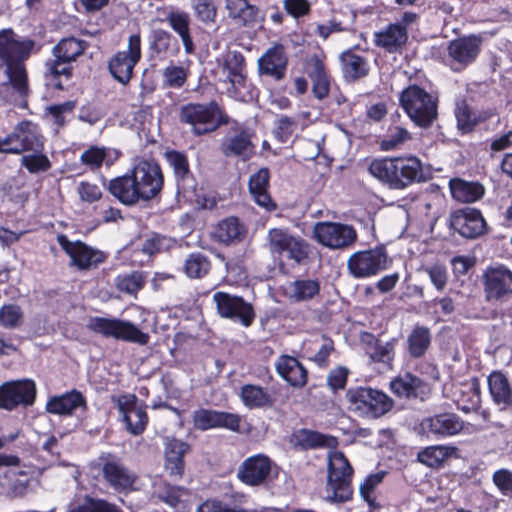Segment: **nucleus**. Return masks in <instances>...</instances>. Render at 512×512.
Segmentation results:
<instances>
[{"label":"nucleus","instance_id":"obj_28","mask_svg":"<svg viewBox=\"0 0 512 512\" xmlns=\"http://www.w3.org/2000/svg\"><path fill=\"white\" fill-rule=\"evenodd\" d=\"M493 403L501 411L512 407V385L501 371H493L487 379Z\"/></svg>","mask_w":512,"mask_h":512},{"label":"nucleus","instance_id":"obj_23","mask_svg":"<svg viewBox=\"0 0 512 512\" xmlns=\"http://www.w3.org/2000/svg\"><path fill=\"white\" fill-rule=\"evenodd\" d=\"M288 58L281 44H275L258 59V73L274 81H281L286 76Z\"/></svg>","mask_w":512,"mask_h":512},{"label":"nucleus","instance_id":"obj_55","mask_svg":"<svg viewBox=\"0 0 512 512\" xmlns=\"http://www.w3.org/2000/svg\"><path fill=\"white\" fill-rule=\"evenodd\" d=\"M192 8L201 22H215L217 10L212 0H192Z\"/></svg>","mask_w":512,"mask_h":512},{"label":"nucleus","instance_id":"obj_10","mask_svg":"<svg viewBox=\"0 0 512 512\" xmlns=\"http://www.w3.org/2000/svg\"><path fill=\"white\" fill-rule=\"evenodd\" d=\"M484 295L488 302H512V271L498 264L489 266L483 273Z\"/></svg>","mask_w":512,"mask_h":512},{"label":"nucleus","instance_id":"obj_26","mask_svg":"<svg viewBox=\"0 0 512 512\" xmlns=\"http://www.w3.org/2000/svg\"><path fill=\"white\" fill-rule=\"evenodd\" d=\"M422 429L438 437H447L458 434L463 429V422L453 413H442L423 419Z\"/></svg>","mask_w":512,"mask_h":512},{"label":"nucleus","instance_id":"obj_3","mask_svg":"<svg viewBox=\"0 0 512 512\" xmlns=\"http://www.w3.org/2000/svg\"><path fill=\"white\" fill-rule=\"evenodd\" d=\"M369 173L390 189L403 190L425 181L421 160L413 155L374 159Z\"/></svg>","mask_w":512,"mask_h":512},{"label":"nucleus","instance_id":"obj_7","mask_svg":"<svg viewBox=\"0 0 512 512\" xmlns=\"http://www.w3.org/2000/svg\"><path fill=\"white\" fill-rule=\"evenodd\" d=\"M180 119L190 124L197 135L212 132L222 124L228 123V117L223 114L215 101L208 104L190 103L182 107Z\"/></svg>","mask_w":512,"mask_h":512},{"label":"nucleus","instance_id":"obj_14","mask_svg":"<svg viewBox=\"0 0 512 512\" xmlns=\"http://www.w3.org/2000/svg\"><path fill=\"white\" fill-rule=\"evenodd\" d=\"M97 465L101 469L104 480L115 491L125 492L133 488L137 477L117 456L102 453Z\"/></svg>","mask_w":512,"mask_h":512},{"label":"nucleus","instance_id":"obj_59","mask_svg":"<svg viewBox=\"0 0 512 512\" xmlns=\"http://www.w3.org/2000/svg\"><path fill=\"white\" fill-rule=\"evenodd\" d=\"M165 85L171 88H181L188 77L187 71L181 66H168L164 69Z\"/></svg>","mask_w":512,"mask_h":512},{"label":"nucleus","instance_id":"obj_50","mask_svg":"<svg viewBox=\"0 0 512 512\" xmlns=\"http://www.w3.org/2000/svg\"><path fill=\"white\" fill-rule=\"evenodd\" d=\"M455 117L457 120V126L463 133L472 131L473 128L481 121V119L470 110L465 102L457 105L455 109Z\"/></svg>","mask_w":512,"mask_h":512},{"label":"nucleus","instance_id":"obj_13","mask_svg":"<svg viewBox=\"0 0 512 512\" xmlns=\"http://www.w3.org/2000/svg\"><path fill=\"white\" fill-rule=\"evenodd\" d=\"M213 301L222 318L239 322L244 327H249L255 319L252 305L240 296L218 291L213 295Z\"/></svg>","mask_w":512,"mask_h":512},{"label":"nucleus","instance_id":"obj_40","mask_svg":"<svg viewBox=\"0 0 512 512\" xmlns=\"http://www.w3.org/2000/svg\"><path fill=\"white\" fill-rule=\"evenodd\" d=\"M309 76L312 79L313 95L319 100L326 98L330 91V77L324 63L317 57L312 60Z\"/></svg>","mask_w":512,"mask_h":512},{"label":"nucleus","instance_id":"obj_21","mask_svg":"<svg viewBox=\"0 0 512 512\" xmlns=\"http://www.w3.org/2000/svg\"><path fill=\"white\" fill-rule=\"evenodd\" d=\"M58 243L69 255L71 263L79 269H89L105 260L102 251L95 250L82 242H71L65 235L58 236Z\"/></svg>","mask_w":512,"mask_h":512},{"label":"nucleus","instance_id":"obj_31","mask_svg":"<svg viewBox=\"0 0 512 512\" xmlns=\"http://www.w3.org/2000/svg\"><path fill=\"white\" fill-rule=\"evenodd\" d=\"M292 441L295 447L301 449L334 448L338 444L333 436L309 429H299L294 432Z\"/></svg>","mask_w":512,"mask_h":512},{"label":"nucleus","instance_id":"obj_17","mask_svg":"<svg viewBox=\"0 0 512 512\" xmlns=\"http://www.w3.org/2000/svg\"><path fill=\"white\" fill-rule=\"evenodd\" d=\"M141 57V41L137 34L131 35L127 50L117 52L109 61L111 75L121 84H127L133 73V68Z\"/></svg>","mask_w":512,"mask_h":512},{"label":"nucleus","instance_id":"obj_16","mask_svg":"<svg viewBox=\"0 0 512 512\" xmlns=\"http://www.w3.org/2000/svg\"><path fill=\"white\" fill-rule=\"evenodd\" d=\"M313 234L319 243L331 249L347 248L357 239L352 226L338 222H318L314 225Z\"/></svg>","mask_w":512,"mask_h":512},{"label":"nucleus","instance_id":"obj_63","mask_svg":"<svg viewBox=\"0 0 512 512\" xmlns=\"http://www.w3.org/2000/svg\"><path fill=\"white\" fill-rule=\"evenodd\" d=\"M197 512H247L245 509L234 505L231 506L225 502H222L218 499H208L201 503Z\"/></svg>","mask_w":512,"mask_h":512},{"label":"nucleus","instance_id":"obj_33","mask_svg":"<svg viewBox=\"0 0 512 512\" xmlns=\"http://www.w3.org/2000/svg\"><path fill=\"white\" fill-rule=\"evenodd\" d=\"M86 402L83 395L72 390L60 396L49 398L46 403V410L51 414L70 415L79 407H85Z\"/></svg>","mask_w":512,"mask_h":512},{"label":"nucleus","instance_id":"obj_5","mask_svg":"<svg viewBox=\"0 0 512 512\" xmlns=\"http://www.w3.org/2000/svg\"><path fill=\"white\" fill-rule=\"evenodd\" d=\"M399 101L408 117L418 127L429 128L437 119V98L417 85L404 89Z\"/></svg>","mask_w":512,"mask_h":512},{"label":"nucleus","instance_id":"obj_34","mask_svg":"<svg viewBox=\"0 0 512 512\" xmlns=\"http://www.w3.org/2000/svg\"><path fill=\"white\" fill-rule=\"evenodd\" d=\"M391 391L401 398H416L424 394L427 385L411 373H405L390 382Z\"/></svg>","mask_w":512,"mask_h":512},{"label":"nucleus","instance_id":"obj_44","mask_svg":"<svg viewBox=\"0 0 512 512\" xmlns=\"http://www.w3.org/2000/svg\"><path fill=\"white\" fill-rule=\"evenodd\" d=\"M455 451L454 447L435 445L422 449L417 459L420 463L431 467H439Z\"/></svg>","mask_w":512,"mask_h":512},{"label":"nucleus","instance_id":"obj_62","mask_svg":"<svg viewBox=\"0 0 512 512\" xmlns=\"http://www.w3.org/2000/svg\"><path fill=\"white\" fill-rule=\"evenodd\" d=\"M423 271L428 275L431 283L438 291H442L446 287L448 275L444 266L434 264L424 267Z\"/></svg>","mask_w":512,"mask_h":512},{"label":"nucleus","instance_id":"obj_43","mask_svg":"<svg viewBox=\"0 0 512 512\" xmlns=\"http://www.w3.org/2000/svg\"><path fill=\"white\" fill-rule=\"evenodd\" d=\"M86 42L74 37L62 39L52 50L53 56L57 59H64L73 62L86 49Z\"/></svg>","mask_w":512,"mask_h":512},{"label":"nucleus","instance_id":"obj_36","mask_svg":"<svg viewBox=\"0 0 512 512\" xmlns=\"http://www.w3.org/2000/svg\"><path fill=\"white\" fill-rule=\"evenodd\" d=\"M452 197L463 203H472L482 198L485 189L479 182L465 181L460 178L451 179L449 182Z\"/></svg>","mask_w":512,"mask_h":512},{"label":"nucleus","instance_id":"obj_56","mask_svg":"<svg viewBox=\"0 0 512 512\" xmlns=\"http://www.w3.org/2000/svg\"><path fill=\"white\" fill-rule=\"evenodd\" d=\"M46 75L51 77L52 79H57L60 76H64L66 79H69L72 74L71 62L64 59H54L48 60L45 64Z\"/></svg>","mask_w":512,"mask_h":512},{"label":"nucleus","instance_id":"obj_6","mask_svg":"<svg viewBox=\"0 0 512 512\" xmlns=\"http://www.w3.org/2000/svg\"><path fill=\"white\" fill-rule=\"evenodd\" d=\"M349 407L358 416L377 419L388 413L393 407V400L384 392L371 387L350 388L346 392Z\"/></svg>","mask_w":512,"mask_h":512},{"label":"nucleus","instance_id":"obj_60","mask_svg":"<svg viewBox=\"0 0 512 512\" xmlns=\"http://www.w3.org/2000/svg\"><path fill=\"white\" fill-rule=\"evenodd\" d=\"M22 165L31 173L46 171L50 167L48 158L40 152H34L32 155H25L21 159Z\"/></svg>","mask_w":512,"mask_h":512},{"label":"nucleus","instance_id":"obj_54","mask_svg":"<svg viewBox=\"0 0 512 512\" xmlns=\"http://www.w3.org/2000/svg\"><path fill=\"white\" fill-rule=\"evenodd\" d=\"M217 410L200 408L193 412L192 419L196 429L206 431L216 429Z\"/></svg>","mask_w":512,"mask_h":512},{"label":"nucleus","instance_id":"obj_15","mask_svg":"<svg viewBox=\"0 0 512 512\" xmlns=\"http://www.w3.org/2000/svg\"><path fill=\"white\" fill-rule=\"evenodd\" d=\"M36 385L30 379L7 381L0 385V409L12 411L19 406L33 405Z\"/></svg>","mask_w":512,"mask_h":512},{"label":"nucleus","instance_id":"obj_48","mask_svg":"<svg viewBox=\"0 0 512 512\" xmlns=\"http://www.w3.org/2000/svg\"><path fill=\"white\" fill-rule=\"evenodd\" d=\"M210 261L201 253H192L185 261V272L190 278H201L210 270Z\"/></svg>","mask_w":512,"mask_h":512},{"label":"nucleus","instance_id":"obj_42","mask_svg":"<svg viewBox=\"0 0 512 512\" xmlns=\"http://www.w3.org/2000/svg\"><path fill=\"white\" fill-rule=\"evenodd\" d=\"M408 350L412 357H422L431 343L430 330L424 326H415L407 339Z\"/></svg>","mask_w":512,"mask_h":512},{"label":"nucleus","instance_id":"obj_19","mask_svg":"<svg viewBox=\"0 0 512 512\" xmlns=\"http://www.w3.org/2000/svg\"><path fill=\"white\" fill-rule=\"evenodd\" d=\"M116 401L127 431L132 435L141 434L145 430L148 417L137 397L133 394H125L119 396Z\"/></svg>","mask_w":512,"mask_h":512},{"label":"nucleus","instance_id":"obj_57","mask_svg":"<svg viewBox=\"0 0 512 512\" xmlns=\"http://www.w3.org/2000/svg\"><path fill=\"white\" fill-rule=\"evenodd\" d=\"M105 159V148H100L97 146H92L88 148L80 156L81 163L88 166L91 170L100 168Z\"/></svg>","mask_w":512,"mask_h":512},{"label":"nucleus","instance_id":"obj_2","mask_svg":"<svg viewBox=\"0 0 512 512\" xmlns=\"http://www.w3.org/2000/svg\"><path fill=\"white\" fill-rule=\"evenodd\" d=\"M160 190V167L157 162L142 160L131 175L112 180L109 191L119 201L133 205L139 200L148 201Z\"/></svg>","mask_w":512,"mask_h":512},{"label":"nucleus","instance_id":"obj_53","mask_svg":"<svg viewBox=\"0 0 512 512\" xmlns=\"http://www.w3.org/2000/svg\"><path fill=\"white\" fill-rule=\"evenodd\" d=\"M394 346V340L388 342L379 341L371 350H368V354L374 362L390 364L395 355Z\"/></svg>","mask_w":512,"mask_h":512},{"label":"nucleus","instance_id":"obj_12","mask_svg":"<svg viewBox=\"0 0 512 512\" xmlns=\"http://www.w3.org/2000/svg\"><path fill=\"white\" fill-rule=\"evenodd\" d=\"M481 51V39L475 35L464 36L448 43L446 65L453 72H462L475 62Z\"/></svg>","mask_w":512,"mask_h":512},{"label":"nucleus","instance_id":"obj_64","mask_svg":"<svg viewBox=\"0 0 512 512\" xmlns=\"http://www.w3.org/2000/svg\"><path fill=\"white\" fill-rule=\"evenodd\" d=\"M492 481L502 495L507 496L512 493V471L505 468L499 469L494 472Z\"/></svg>","mask_w":512,"mask_h":512},{"label":"nucleus","instance_id":"obj_18","mask_svg":"<svg viewBox=\"0 0 512 512\" xmlns=\"http://www.w3.org/2000/svg\"><path fill=\"white\" fill-rule=\"evenodd\" d=\"M274 462L265 454H256L246 458L238 468V479L248 486L263 485L272 472Z\"/></svg>","mask_w":512,"mask_h":512},{"label":"nucleus","instance_id":"obj_25","mask_svg":"<svg viewBox=\"0 0 512 512\" xmlns=\"http://www.w3.org/2000/svg\"><path fill=\"white\" fill-rule=\"evenodd\" d=\"M408 40L407 27L391 23L374 33V44L388 53H397Z\"/></svg>","mask_w":512,"mask_h":512},{"label":"nucleus","instance_id":"obj_1","mask_svg":"<svg viewBox=\"0 0 512 512\" xmlns=\"http://www.w3.org/2000/svg\"><path fill=\"white\" fill-rule=\"evenodd\" d=\"M34 49L33 39L20 36L12 28L0 29V69L6 77L3 84L11 86L19 94L27 90L25 62Z\"/></svg>","mask_w":512,"mask_h":512},{"label":"nucleus","instance_id":"obj_32","mask_svg":"<svg viewBox=\"0 0 512 512\" xmlns=\"http://www.w3.org/2000/svg\"><path fill=\"white\" fill-rule=\"evenodd\" d=\"M247 233L246 227L237 217H227L214 229V238L226 245L241 242Z\"/></svg>","mask_w":512,"mask_h":512},{"label":"nucleus","instance_id":"obj_11","mask_svg":"<svg viewBox=\"0 0 512 512\" xmlns=\"http://www.w3.org/2000/svg\"><path fill=\"white\" fill-rule=\"evenodd\" d=\"M88 326L96 333L117 340L146 344L149 339L148 335L134 324L120 319L94 317L90 319Z\"/></svg>","mask_w":512,"mask_h":512},{"label":"nucleus","instance_id":"obj_41","mask_svg":"<svg viewBox=\"0 0 512 512\" xmlns=\"http://www.w3.org/2000/svg\"><path fill=\"white\" fill-rule=\"evenodd\" d=\"M240 397L243 404L250 408H262L273 404L272 396L262 387L246 384L241 388Z\"/></svg>","mask_w":512,"mask_h":512},{"label":"nucleus","instance_id":"obj_49","mask_svg":"<svg viewBox=\"0 0 512 512\" xmlns=\"http://www.w3.org/2000/svg\"><path fill=\"white\" fill-rule=\"evenodd\" d=\"M171 480L162 477V486L164 485V491H162V501L170 505L171 507L181 510L185 508L182 501V497L187 494V490L182 486L171 485Z\"/></svg>","mask_w":512,"mask_h":512},{"label":"nucleus","instance_id":"obj_39","mask_svg":"<svg viewBox=\"0 0 512 512\" xmlns=\"http://www.w3.org/2000/svg\"><path fill=\"white\" fill-rule=\"evenodd\" d=\"M245 58L242 53L233 51L224 61L223 69L227 73V81L234 89L242 87L246 81Z\"/></svg>","mask_w":512,"mask_h":512},{"label":"nucleus","instance_id":"obj_61","mask_svg":"<svg viewBox=\"0 0 512 512\" xmlns=\"http://www.w3.org/2000/svg\"><path fill=\"white\" fill-rule=\"evenodd\" d=\"M411 138L410 132L403 127H394L381 143L383 150H392Z\"/></svg>","mask_w":512,"mask_h":512},{"label":"nucleus","instance_id":"obj_8","mask_svg":"<svg viewBox=\"0 0 512 512\" xmlns=\"http://www.w3.org/2000/svg\"><path fill=\"white\" fill-rule=\"evenodd\" d=\"M43 137L36 124L31 121L18 123L13 131L0 137V152L20 154L24 151L40 152L43 150Z\"/></svg>","mask_w":512,"mask_h":512},{"label":"nucleus","instance_id":"obj_20","mask_svg":"<svg viewBox=\"0 0 512 512\" xmlns=\"http://www.w3.org/2000/svg\"><path fill=\"white\" fill-rule=\"evenodd\" d=\"M189 445L179 439L167 438L165 442V461H164V473L162 477H165L172 482H177L182 479L185 471L184 456L189 451Z\"/></svg>","mask_w":512,"mask_h":512},{"label":"nucleus","instance_id":"obj_24","mask_svg":"<svg viewBox=\"0 0 512 512\" xmlns=\"http://www.w3.org/2000/svg\"><path fill=\"white\" fill-rule=\"evenodd\" d=\"M253 133L250 129L240 128L229 132L221 145L223 154L227 157L238 156L243 160L254 154L255 146L252 143Z\"/></svg>","mask_w":512,"mask_h":512},{"label":"nucleus","instance_id":"obj_9","mask_svg":"<svg viewBox=\"0 0 512 512\" xmlns=\"http://www.w3.org/2000/svg\"><path fill=\"white\" fill-rule=\"evenodd\" d=\"M391 261L384 246L357 251L350 255L347 268L354 278L365 279L386 270Z\"/></svg>","mask_w":512,"mask_h":512},{"label":"nucleus","instance_id":"obj_51","mask_svg":"<svg viewBox=\"0 0 512 512\" xmlns=\"http://www.w3.org/2000/svg\"><path fill=\"white\" fill-rule=\"evenodd\" d=\"M292 234L287 229L272 228L268 231V248L271 253L283 255V248L292 238Z\"/></svg>","mask_w":512,"mask_h":512},{"label":"nucleus","instance_id":"obj_45","mask_svg":"<svg viewBox=\"0 0 512 512\" xmlns=\"http://www.w3.org/2000/svg\"><path fill=\"white\" fill-rule=\"evenodd\" d=\"M67 512H122V510L105 499L87 496L83 503L70 505Z\"/></svg>","mask_w":512,"mask_h":512},{"label":"nucleus","instance_id":"obj_27","mask_svg":"<svg viewBox=\"0 0 512 512\" xmlns=\"http://www.w3.org/2000/svg\"><path fill=\"white\" fill-rule=\"evenodd\" d=\"M342 76L347 82H355L370 72L368 59L355 49H347L339 56Z\"/></svg>","mask_w":512,"mask_h":512},{"label":"nucleus","instance_id":"obj_37","mask_svg":"<svg viewBox=\"0 0 512 512\" xmlns=\"http://www.w3.org/2000/svg\"><path fill=\"white\" fill-rule=\"evenodd\" d=\"M226 8L230 18L243 26L252 27L257 23L259 9L247 0H226Z\"/></svg>","mask_w":512,"mask_h":512},{"label":"nucleus","instance_id":"obj_52","mask_svg":"<svg viewBox=\"0 0 512 512\" xmlns=\"http://www.w3.org/2000/svg\"><path fill=\"white\" fill-rule=\"evenodd\" d=\"M386 472L380 471L368 475L364 482L360 484L359 491L362 498L372 506L375 502L374 490L383 481Z\"/></svg>","mask_w":512,"mask_h":512},{"label":"nucleus","instance_id":"obj_29","mask_svg":"<svg viewBox=\"0 0 512 512\" xmlns=\"http://www.w3.org/2000/svg\"><path fill=\"white\" fill-rule=\"evenodd\" d=\"M277 373L291 386L301 388L307 383L306 368L293 356L282 355L275 363Z\"/></svg>","mask_w":512,"mask_h":512},{"label":"nucleus","instance_id":"obj_22","mask_svg":"<svg viewBox=\"0 0 512 512\" xmlns=\"http://www.w3.org/2000/svg\"><path fill=\"white\" fill-rule=\"evenodd\" d=\"M450 226L465 238H476L484 232L486 223L479 210L468 207L451 215Z\"/></svg>","mask_w":512,"mask_h":512},{"label":"nucleus","instance_id":"obj_38","mask_svg":"<svg viewBox=\"0 0 512 512\" xmlns=\"http://www.w3.org/2000/svg\"><path fill=\"white\" fill-rule=\"evenodd\" d=\"M320 292L317 279H297L286 287V295L293 302H304L313 299Z\"/></svg>","mask_w":512,"mask_h":512},{"label":"nucleus","instance_id":"obj_35","mask_svg":"<svg viewBox=\"0 0 512 512\" xmlns=\"http://www.w3.org/2000/svg\"><path fill=\"white\" fill-rule=\"evenodd\" d=\"M165 20L169 26L180 36L184 45L185 52L191 54L194 52V43L190 35V16L187 12L172 9L166 14Z\"/></svg>","mask_w":512,"mask_h":512},{"label":"nucleus","instance_id":"obj_30","mask_svg":"<svg viewBox=\"0 0 512 512\" xmlns=\"http://www.w3.org/2000/svg\"><path fill=\"white\" fill-rule=\"evenodd\" d=\"M270 172L268 168H261L252 174L249 179V191L255 202L268 211L274 210L276 205L268 193Z\"/></svg>","mask_w":512,"mask_h":512},{"label":"nucleus","instance_id":"obj_46","mask_svg":"<svg viewBox=\"0 0 512 512\" xmlns=\"http://www.w3.org/2000/svg\"><path fill=\"white\" fill-rule=\"evenodd\" d=\"M283 254H286V257L296 264H301L309 257L310 245L303 238L292 236L283 248Z\"/></svg>","mask_w":512,"mask_h":512},{"label":"nucleus","instance_id":"obj_58","mask_svg":"<svg viewBox=\"0 0 512 512\" xmlns=\"http://www.w3.org/2000/svg\"><path fill=\"white\" fill-rule=\"evenodd\" d=\"M115 281L119 290L129 294L138 291L144 283L142 275L138 272L119 275Z\"/></svg>","mask_w":512,"mask_h":512},{"label":"nucleus","instance_id":"obj_4","mask_svg":"<svg viewBox=\"0 0 512 512\" xmlns=\"http://www.w3.org/2000/svg\"><path fill=\"white\" fill-rule=\"evenodd\" d=\"M353 468L348 459L340 451L328 454V477L326 499L331 503H344L353 495Z\"/></svg>","mask_w":512,"mask_h":512},{"label":"nucleus","instance_id":"obj_47","mask_svg":"<svg viewBox=\"0 0 512 512\" xmlns=\"http://www.w3.org/2000/svg\"><path fill=\"white\" fill-rule=\"evenodd\" d=\"M24 313L17 304H5L0 307V326L6 329H16L23 325Z\"/></svg>","mask_w":512,"mask_h":512}]
</instances>
